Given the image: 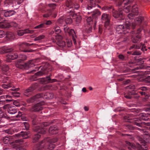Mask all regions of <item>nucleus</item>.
Instances as JSON below:
<instances>
[{
  "label": "nucleus",
  "instance_id": "31",
  "mask_svg": "<svg viewBox=\"0 0 150 150\" xmlns=\"http://www.w3.org/2000/svg\"><path fill=\"white\" fill-rule=\"evenodd\" d=\"M91 13L93 19H96L98 16L101 14L100 12L98 9H95L92 11H91Z\"/></svg>",
  "mask_w": 150,
  "mask_h": 150
},
{
  "label": "nucleus",
  "instance_id": "28",
  "mask_svg": "<svg viewBox=\"0 0 150 150\" xmlns=\"http://www.w3.org/2000/svg\"><path fill=\"white\" fill-rule=\"evenodd\" d=\"M0 98L4 99L2 100L4 104L10 103L13 100L11 96L8 95L2 96H0Z\"/></svg>",
  "mask_w": 150,
  "mask_h": 150
},
{
  "label": "nucleus",
  "instance_id": "3",
  "mask_svg": "<svg viewBox=\"0 0 150 150\" xmlns=\"http://www.w3.org/2000/svg\"><path fill=\"white\" fill-rule=\"evenodd\" d=\"M139 143L135 146V144L127 141L125 142V144L129 150H133L137 148L138 150H146L148 149V146L145 142L142 139H140Z\"/></svg>",
  "mask_w": 150,
  "mask_h": 150
},
{
  "label": "nucleus",
  "instance_id": "40",
  "mask_svg": "<svg viewBox=\"0 0 150 150\" xmlns=\"http://www.w3.org/2000/svg\"><path fill=\"white\" fill-rule=\"evenodd\" d=\"M125 127L126 129H127L130 130H133L134 129H137L139 130H141V129L140 128H138L136 127L133 126H132L129 125H126Z\"/></svg>",
  "mask_w": 150,
  "mask_h": 150
},
{
  "label": "nucleus",
  "instance_id": "17",
  "mask_svg": "<svg viewBox=\"0 0 150 150\" xmlns=\"http://www.w3.org/2000/svg\"><path fill=\"white\" fill-rule=\"evenodd\" d=\"M38 85V84L36 83L32 84L25 90L24 92V95L28 97L32 95L33 91L37 88Z\"/></svg>",
  "mask_w": 150,
  "mask_h": 150
},
{
  "label": "nucleus",
  "instance_id": "6",
  "mask_svg": "<svg viewBox=\"0 0 150 150\" xmlns=\"http://www.w3.org/2000/svg\"><path fill=\"white\" fill-rule=\"evenodd\" d=\"M150 114L148 115L144 113H141L139 115L140 119H139L137 118H134L132 119L130 116V115L127 114L124 117V119L125 121L126 122H132L133 124L134 125H135L134 122V121H135V120L136 119H137L140 120L141 122H142L141 120H143L146 121H150V118H148V116L150 117Z\"/></svg>",
  "mask_w": 150,
  "mask_h": 150
},
{
  "label": "nucleus",
  "instance_id": "14",
  "mask_svg": "<svg viewBox=\"0 0 150 150\" xmlns=\"http://www.w3.org/2000/svg\"><path fill=\"white\" fill-rule=\"evenodd\" d=\"M64 30L66 34H68L69 36L72 37V41L74 44H76V39L77 38V37L74 30L67 26L66 27V25L64 27Z\"/></svg>",
  "mask_w": 150,
  "mask_h": 150
},
{
  "label": "nucleus",
  "instance_id": "58",
  "mask_svg": "<svg viewBox=\"0 0 150 150\" xmlns=\"http://www.w3.org/2000/svg\"><path fill=\"white\" fill-rule=\"evenodd\" d=\"M7 115L3 114L2 111H0V118H5L6 117Z\"/></svg>",
  "mask_w": 150,
  "mask_h": 150
},
{
  "label": "nucleus",
  "instance_id": "44",
  "mask_svg": "<svg viewBox=\"0 0 150 150\" xmlns=\"http://www.w3.org/2000/svg\"><path fill=\"white\" fill-rule=\"evenodd\" d=\"M90 3V6L88 5L87 7V9L88 10L91 9L93 6H94V1L93 0H87Z\"/></svg>",
  "mask_w": 150,
  "mask_h": 150
},
{
  "label": "nucleus",
  "instance_id": "35",
  "mask_svg": "<svg viewBox=\"0 0 150 150\" xmlns=\"http://www.w3.org/2000/svg\"><path fill=\"white\" fill-rule=\"evenodd\" d=\"M54 31L56 34L57 35L56 36V39L57 40L58 38L61 39L62 38V37L61 35H59V34L61 32V30L60 29L59 27L57 26L54 28Z\"/></svg>",
  "mask_w": 150,
  "mask_h": 150
},
{
  "label": "nucleus",
  "instance_id": "48",
  "mask_svg": "<svg viewBox=\"0 0 150 150\" xmlns=\"http://www.w3.org/2000/svg\"><path fill=\"white\" fill-rule=\"evenodd\" d=\"M65 22L67 24H70L72 22V20L71 17H69L65 20Z\"/></svg>",
  "mask_w": 150,
  "mask_h": 150
},
{
  "label": "nucleus",
  "instance_id": "26",
  "mask_svg": "<svg viewBox=\"0 0 150 150\" xmlns=\"http://www.w3.org/2000/svg\"><path fill=\"white\" fill-rule=\"evenodd\" d=\"M43 97L42 95L38 93L27 100V102L29 103H33L38 101L39 99Z\"/></svg>",
  "mask_w": 150,
  "mask_h": 150
},
{
  "label": "nucleus",
  "instance_id": "38",
  "mask_svg": "<svg viewBox=\"0 0 150 150\" xmlns=\"http://www.w3.org/2000/svg\"><path fill=\"white\" fill-rule=\"evenodd\" d=\"M7 38L10 40H12L15 38V35L13 33L11 32H8L6 36Z\"/></svg>",
  "mask_w": 150,
  "mask_h": 150
},
{
  "label": "nucleus",
  "instance_id": "2",
  "mask_svg": "<svg viewBox=\"0 0 150 150\" xmlns=\"http://www.w3.org/2000/svg\"><path fill=\"white\" fill-rule=\"evenodd\" d=\"M27 57L26 55L21 54L18 55L17 58L18 60L17 63L16 64V67L21 69H23L26 67H32L34 66L36 64H35L38 62L39 59H32L28 63H23L21 62L26 60L27 59Z\"/></svg>",
  "mask_w": 150,
  "mask_h": 150
},
{
  "label": "nucleus",
  "instance_id": "20",
  "mask_svg": "<svg viewBox=\"0 0 150 150\" xmlns=\"http://www.w3.org/2000/svg\"><path fill=\"white\" fill-rule=\"evenodd\" d=\"M149 88L145 86H142L139 88L138 93L140 94L141 96H144L147 98L149 96Z\"/></svg>",
  "mask_w": 150,
  "mask_h": 150
},
{
  "label": "nucleus",
  "instance_id": "5",
  "mask_svg": "<svg viewBox=\"0 0 150 150\" xmlns=\"http://www.w3.org/2000/svg\"><path fill=\"white\" fill-rule=\"evenodd\" d=\"M66 5L68 9L67 10L68 15H71L73 17L76 15L75 14L74 8L78 9L79 8V5L76 3L74 0H67Z\"/></svg>",
  "mask_w": 150,
  "mask_h": 150
},
{
  "label": "nucleus",
  "instance_id": "21",
  "mask_svg": "<svg viewBox=\"0 0 150 150\" xmlns=\"http://www.w3.org/2000/svg\"><path fill=\"white\" fill-rule=\"evenodd\" d=\"M144 17L141 16H139L138 17L134 19V23H133L132 26H130L133 29H134L136 25H140L142 23V21L144 20Z\"/></svg>",
  "mask_w": 150,
  "mask_h": 150
},
{
  "label": "nucleus",
  "instance_id": "37",
  "mask_svg": "<svg viewBox=\"0 0 150 150\" xmlns=\"http://www.w3.org/2000/svg\"><path fill=\"white\" fill-rule=\"evenodd\" d=\"M19 88H13L11 89V90L13 91H14V92H12V94L13 96L15 97H18L20 96V93L18 92H16L19 90Z\"/></svg>",
  "mask_w": 150,
  "mask_h": 150
},
{
  "label": "nucleus",
  "instance_id": "45",
  "mask_svg": "<svg viewBox=\"0 0 150 150\" xmlns=\"http://www.w3.org/2000/svg\"><path fill=\"white\" fill-rule=\"evenodd\" d=\"M88 26H85V31L88 33L91 32L92 30V25H88Z\"/></svg>",
  "mask_w": 150,
  "mask_h": 150
},
{
  "label": "nucleus",
  "instance_id": "52",
  "mask_svg": "<svg viewBox=\"0 0 150 150\" xmlns=\"http://www.w3.org/2000/svg\"><path fill=\"white\" fill-rule=\"evenodd\" d=\"M57 22L60 24H62L64 22V18L63 17H61L58 20Z\"/></svg>",
  "mask_w": 150,
  "mask_h": 150
},
{
  "label": "nucleus",
  "instance_id": "54",
  "mask_svg": "<svg viewBox=\"0 0 150 150\" xmlns=\"http://www.w3.org/2000/svg\"><path fill=\"white\" fill-rule=\"evenodd\" d=\"M13 148L16 150H26L25 149H23L22 147L20 146H15Z\"/></svg>",
  "mask_w": 150,
  "mask_h": 150
},
{
  "label": "nucleus",
  "instance_id": "39",
  "mask_svg": "<svg viewBox=\"0 0 150 150\" xmlns=\"http://www.w3.org/2000/svg\"><path fill=\"white\" fill-rule=\"evenodd\" d=\"M137 46H138L139 48L137 49H141L142 51H146L147 49L146 48V47L145 46V44H143L142 43H140L139 44H137Z\"/></svg>",
  "mask_w": 150,
  "mask_h": 150
},
{
  "label": "nucleus",
  "instance_id": "63",
  "mask_svg": "<svg viewBox=\"0 0 150 150\" xmlns=\"http://www.w3.org/2000/svg\"><path fill=\"white\" fill-rule=\"evenodd\" d=\"M118 57L119 59L122 60H124L125 59V56H124V55L122 54H119L118 55Z\"/></svg>",
  "mask_w": 150,
  "mask_h": 150
},
{
  "label": "nucleus",
  "instance_id": "56",
  "mask_svg": "<svg viewBox=\"0 0 150 150\" xmlns=\"http://www.w3.org/2000/svg\"><path fill=\"white\" fill-rule=\"evenodd\" d=\"M10 25L11 26L13 27L16 28H17L18 26V24L14 22H13L11 23Z\"/></svg>",
  "mask_w": 150,
  "mask_h": 150
},
{
  "label": "nucleus",
  "instance_id": "11",
  "mask_svg": "<svg viewBox=\"0 0 150 150\" xmlns=\"http://www.w3.org/2000/svg\"><path fill=\"white\" fill-rule=\"evenodd\" d=\"M52 123L53 122L52 121H48L42 123L40 125V126H37L34 128V130L38 133L44 134L46 132L45 127Z\"/></svg>",
  "mask_w": 150,
  "mask_h": 150
},
{
  "label": "nucleus",
  "instance_id": "47",
  "mask_svg": "<svg viewBox=\"0 0 150 150\" xmlns=\"http://www.w3.org/2000/svg\"><path fill=\"white\" fill-rule=\"evenodd\" d=\"M142 54V52L140 50H136L132 52V54L133 55H139Z\"/></svg>",
  "mask_w": 150,
  "mask_h": 150
},
{
  "label": "nucleus",
  "instance_id": "36",
  "mask_svg": "<svg viewBox=\"0 0 150 150\" xmlns=\"http://www.w3.org/2000/svg\"><path fill=\"white\" fill-rule=\"evenodd\" d=\"M30 117L31 119L32 122L34 124H35L38 120L37 115L33 113L30 115Z\"/></svg>",
  "mask_w": 150,
  "mask_h": 150
},
{
  "label": "nucleus",
  "instance_id": "55",
  "mask_svg": "<svg viewBox=\"0 0 150 150\" xmlns=\"http://www.w3.org/2000/svg\"><path fill=\"white\" fill-rule=\"evenodd\" d=\"M24 125L25 129L28 130L29 128L30 125L29 123L28 122H24Z\"/></svg>",
  "mask_w": 150,
  "mask_h": 150
},
{
  "label": "nucleus",
  "instance_id": "41",
  "mask_svg": "<svg viewBox=\"0 0 150 150\" xmlns=\"http://www.w3.org/2000/svg\"><path fill=\"white\" fill-rule=\"evenodd\" d=\"M57 44L59 46L61 47H63L66 45L65 42L61 40H57Z\"/></svg>",
  "mask_w": 150,
  "mask_h": 150
},
{
  "label": "nucleus",
  "instance_id": "50",
  "mask_svg": "<svg viewBox=\"0 0 150 150\" xmlns=\"http://www.w3.org/2000/svg\"><path fill=\"white\" fill-rule=\"evenodd\" d=\"M45 37V36L43 35H40L38 37H36L35 38V41L43 39Z\"/></svg>",
  "mask_w": 150,
  "mask_h": 150
},
{
  "label": "nucleus",
  "instance_id": "24",
  "mask_svg": "<svg viewBox=\"0 0 150 150\" xmlns=\"http://www.w3.org/2000/svg\"><path fill=\"white\" fill-rule=\"evenodd\" d=\"M142 31V29L141 28L138 29L137 31V33L134 35L132 36V40L133 43H137L139 41L141 38V36L139 33Z\"/></svg>",
  "mask_w": 150,
  "mask_h": 150
},
{
  "label": "nucleus",
  "instance_id": "8",
  "mask_svg": "<svg viewBox=\"0 0 150 150\" xmlns=\"http://www.w3.org/2000/svg\"><path fill=\"white\" fill-rule=\"evenodd\" d=\"M110 16L106 13H103L101 17V21L104 23V30L105 32L109 30L110 28Z\"/></svg>",
  "mask_w": 150,
  "mask_h": 150
},
{
  "label": "nucleus",
  "instance_id": "64",
  "mask_svg": "<svg viewBox=\"0 0 150 150\" xmlns=\"http://www.w3.org/2000/svg\"><path fill=\"white\" fill-rule=\"evenodd\" d=\"M52 87V86L51 85H47L45 86V88L46 89H51Z\"/></svg>",
  "mask_w": 150,
  "mask_h": 150
},
{
  "label": "nucleus",
  "instance_id": "57",
  "mask_svg": "<svg viewBox=\"0 0 150 150\" xmlns=\"http://www.w3.org/2000/svg\"><path fill=\"white\" fill-rule=\"evenodd\" d=\"M5 35V32L3 30H0V38L4 37Z\"/></svg>",
  "mask_w": 150,
  "mask_h": 150
},
{
  "label": "nucleus",
  "instance_id": "16",
  "mask_svg": "<svg viewBox=\"0 0 150 150\" xmlns=\"http://www.w3.org/2000/svg\"><path fill=\"white\" fill-rule=\"evenodd\" d=\"M131 23L128 21L126 22L123 25H118L116 28L117 31L122 30V31H127V32H129V30L130 28Z\"/></svg>",
  "mask_w": 150,
  "mask_h": 150
},
{
  "label": "nucleus",
  "instance_id": "29",
  "mask_svg": "<svg viewBox=\"0 0 150 150\" xmlns=\"http://www.w3.org/2000/svg\"><path fill=\"white\" fill-rule=\"evenodd\" d=\"M33 30H30L29 29H26L24 30H20L17 31V34L18 35L21 36L25 34L33 33Z\"/></svg>",
  "mask_w": 150,
  "mask_h": 150
},
{
  "label": "nucleus",
  "instance_id": "53",
  "mask_svg": "<svg viewBox=\"0 0 150 150\" xmlns=\"http://www.w3.org/2000/svg\"><path fill=\"white\" fill-rule=\"evenodd\" d=\"M23 0H13V2L15 3V6L17 3L18 5H19L22 3Z\"/></svg>",
  "mask_w": 150,
  "mask_h": 150
},
{
  "label": "nucleus",
  "instance_id": "18",
  "mask_svg": "<svg viewBox=\"0 0 150 150\" xmlns=\"http://www.w3.org/2000/svg\"><path fill=\"white\" fill-rule=\"evenodd\" d=\"M4 108L7 110V112L11 115H14L17 113L18 110L14 106L6 104L4 106Z\"/></svg>",
  "mask_w": 150,
  "mask_h": 150
},
{
  "label": "nucleus",
  "instance_id": "43",
  "mask_svg": "<svg viewBox=\"0 0 150 150\" xmlns=\"http://www.w3.org/2000/svg\"><path fill=\"white\" fill-rule=\"evenodd\" d=\"M40 135L38 134H35L33 136V142H36L40 138Z\"/></svg>",
  "mask_w": 150,
  "mask_h": 150
},
{
  "label": "nucleus",
  "instance_id": "49",
  "mask_svg": "<svg viewBox=\"0 0 150 150\" xmlns=\"http://www.w3.org/2000/svg\"><path fill=\"white\" fill-rule=\"evenodd\" d=\"M145 83L147 84L148 85H150V76L146 77L144 80Z\"/></svg>",
  "mask_w": 150,
  "mask_h": 150
},
{
  "label": "nucleus",
  "instance_id": "32",
  "mask_svg": "<svg viewBox=\"0 0 150 150\" xmlns=\"http://www.w3.org/2000/svg\"><path fill=\"white\" fill-rule=\"evenodd\" d=\"M50 76H47L45 77L41 78L39 79L40 82L42 84L50 83Z\"/></svg>",
  "mask_w": 150,
  "mask_h": 150
},
{
  "label": "nucleus",
  "instance_id": "25",
  "mask_svg": "<svg viewBox=\"0 0 150 150\" xmlns=\"http://www.w3.org/2000/svg\"><path fill=\"white\" fill-rule=\"evenodd\" d=\"M39 10L42 12H45V13L43 15V16L44 18H48L50 17L52 14V11L50 10H48L46 11L45 7L41 5L39 8Z\"/></svg>",
  "mask_w": 150,
  "mask_h": 150
},
{
  "label": "nucleus",
  "instance_id": "9",
  "mask_svg": "<svg viewBox=\"0 0 150 150\" xmlns=\"http://www.w3.org/2000/svg\"><path fill=\"white\" fill-rule=\"evenodd\" d=\"M4 51V53H7L6 56L8 61L10 62L11 60L15 59L18 57V54L12 48H5Z\"/></svg>",
  "mask_w": 150,
  "mask_h": 150
},
{
  "label": "nucleus",
  "instance_id": "10",
  "mask_svg": "<svg viewBox=\"0 0 150 150\" xmlns=\"http://www.w3.org/2000/svg\"><path fill=\"white\" fill-rule=\"evenodd\" d=\"M11 78L8 76H4L1 77V83H4L1 85V87L5 89H8L12 87L13 85Z\"/></svg>",
  "mask_w": 150,
  "mask_h": 150
},
{
  "label": "nucleus",
  "instance_id": "7",
  "mask_svg": "<svg viewBox=\"0 0 150 150\" xmlns=\"http://www.w3.org/2000/svg\"><path fill=\"white\" fill-rule=\"evenodd\" d=\"M136 61L141 63V65H138L137 67L134 69V71L141 69H146V71H142L144 75L149 74H150V66L144 65L143 64L144 61L142 58H136L135 59Z\"/></svg>",
  "mask_w": 150,
  "mask_h": 150
},
{
  "label": "nucleus",
  "instance_id": "1",
  "mask_svg": "<svg viewBox=\"0 0 150 150\" xmlns=\"http://www.w3.org/2000/svg\"><path fill=\"white\" fill-rule=\"evenodd\" d=\"M57 141V139L56 138H46L35 145L34 150H52L56 146L55 145L53 144Z\"/></svg>",
  "mask_w": 150,
  "mask_h": 150
},
{
  "label": "nucleus",
  "instance_id": "46",
  "mask_svg": "<svg viewBox=\"0 0 150 150\" xmlns=\"http://www.w3.org/2000/svg\"><path fill=\"white\" fill-rule=\"evenodd\" d=\"M93 20L92 18L91 17H88L86 19V21L88 25L92 24L93 21Z\"/></svg>",
  "mask_w": 150,
  "mask_h": 150
},
{
  "label": "nucleus",
  "instance_id": "59",
  "mask_svg": "<svg viewBox=\"0 0 150 150\" xmlns=\"http://www.w3.org/2000/svg\"><path fill=\"white\" fill-rule=\"evenodd\" d=\"M103 31V27L102 25H99L98 28V32L101 34Z\"/></svg>",
  "mask_w": 150,
  "mask_h": 150
},
{
  "label": "nucleus",
  "instance_id": "19",
  "mask_svg": "<svg viewBox=\"0 0 150 150\" xmlns=\"http://www.w3.org/2000/svg\"><path fill=\"white\" fill-rule=\"evenodd\" d=\"M44 104V102H41L32 106L29 109L30 111L32 112H39L43 109L42 105Z\"/></svg>",
  "mask_w": 150,
  "mask_h": 150
},
{
  "label": "nucleus",
  "instance_id": "61",
  "mask_svg": "<svg viewBox=\"0 0 150 150\" xmlns=\"http://www.w3.org/2000/svg\"><path fill=\"white\" fill-rule=\"evenodd\" d=\"M52 23V22L51 21L48 20L46 21L45 22H44V23L45 24V26L46 25H49L51 24Z\"/></svg>",
  "mask_w": 150,
  "mask_h": 150
},
{
  "label": "nucleus",
  "instance_id": "15",
  "mask_svg": "<svg viewBox=\"0 0 150 150\" xmlns=\"http://www.w3.org/2000/svg\"><path fill=\"white\" fill-rule=\"evenodd\" d=\"M34 44H29L25 42H23L19 44V49L20 50L24 52H32L34 50H28V47L30 46L35 45Z\"/></svg>",
  "mask_w": 150,
  "mask_h": 150
},
{
  "label": "nucleus",
  "instance_id": "42",
  "mask_svg": "<svg viewBox=\"0 0 150 150\" xmlns=\"http://www.w3.org/2000/svg\"><path fill=\"white\" fill-rule=\"evenodd\" d=\"M76 15L75 16H74L73 17L71 15H69L70 16H72L73 18H75L76 19L75 21L76 22V23L78 24L80 23L81 20V18L80 16H77V15L75 13Z\"/></svg>",
  "mask_w": 150,
  "mask_h": 150
},
{
  "label": "nucleus",
  "instance_id": "12",
  "mask_svg": "<svg viewBox=\"0 0 150 150\" xmlns=\"http://www.w3.org/2000/svg\"><path fill=\"white\" fill-rule=\"evenodd\" d=\"M16 12L13 10H3L0 9V15L5 17H9L15 14ZM5 21L4 19L0 16V23H3Z\"/></svg>",
  "mask_w": 150,
  "mask_h": 150
},
{
  "label": "nucleus",
  "instance_id": "30",
  "mask_svg": "<svg viewBox=\"0 0 150 150\" xmlns=\"http://www.w3.org/2000/svg\"><path fill=\"white\" fill-rule=\"evenodd\" d=\"M30 133L29 131H22L20 133L15 134L16 137H22L23 139H26L29 137L28 135Z\"/></svg>",
  "mask_w": 150,
  "mask_h": 150
},
{
  "label": "nucleus",
  "instance_id": "33",
  "mask_svg": "<svg viewBox=\"0 0 150 150\" xmlns=\"http://www.w3.org/2000/svg\"><path fill=\"white\" fill-rule=\"evenodd\" d=\"M58 129L56 126H51L49 129V133L52 134H54L58 132Z\"/></svg>",
  "mask_w": 150,
  "mask_h": 150
},
{
  "label": "nucleus",
  "instance_id": "60",
  "mask_svg": "<svg viewBox=\"0 0 150 150\" xmlns=\"http://www.w3.org/2000/svg\"><path fill=\"white\" fill-rule=\"evenodd\" d=\"M9 138L7 137H5L3 139V141L5 143H6L9 141Z\"/></svg>",
  "mask_w": 150,
  "mask_h": 150
},
{
  "label": "nucleus",
  "instance_id": "34",
  "mask_svg": "<svg viewBox=\"0 0 150 150\" xmlns=\"http://www.w3.org/2000/svg\"><path fill=\"white\" fill-rule=\"evenodd\" d=\"M0 68L3 74H6V73L7 72L9 69L8 66L6 64H2L0 65Z\"/></svg>",
  "mask_w": 150,
  "mask_h": 150
},
{
  "label": "nucleus",
  "instance_id": "62",
  "mask_svg": "<svg viewBox=\"0 0 150 150\" xmlns=\"http://www.w3.org/2000/svg\"><path fill=\"white\" fill-rule=\"evenodd\" d=\"M48 5L50 7L52 8V9L55 8V7L56 6V4H50Z\"/></svg>",
  "mask_w": 150,
  "mask_h": 150
},
{
  "label": "nucleus",
  "instance_id": "13",
  "mask_svg": "<svg viewBox=\"0 0 150 150\" xmlns=\"http://www.w3.org/2000/svg\"><path fill=\"white\" fill-rule=\"evenodd\" d=\"M107 9H112V13L113 16L116 18H117L119 21H122L124 20L125 18L124 15L123 14L122 10H120L118 11L115 10L112 8V6L107 7Z\"/></svg>",
  "mask_w": 150,
  "mask_h": 150
},
{
  "label": "nucleus",
  "instance_id": "27",
  "mask_svg": "<svg viewBox=\"0 0 150 150\" xmlns=\"http://www.w3.org/2000/svg\"><path fill=\"white\" fill-rule=\"evenodd\" d=\"M15 6V3L13 0H5L4 1V6L6 8H11Z\"/></svg>",
  "mask_w": 150,
  "mask_h": 150
},
{
  "label": "nucleus",
  "instance_id": "4",
  "mask_svg": "<svg viewBox=\"0 0 150 150\" xmlns=\"http://www.w3.org/2000/svg\"><path fill=\"white\" fill-rule=\"evenodd\" d=\"M52 70L51 66L47 63H45L44 66L41 68V70L35 73L34 75L32 76L30 78L31 81H36L38 76H41L44 74H47Z\"/></svg>",
  "mask_w": 150,
  "mask_h": 150
},
{
  "label": "nucleus",
  "instance_id": "22",
  "mask_svg": "<svg viewBox=\"0 0 150 150\" xmlns=\"http://www.w3.org/2000/svg\"><path fill=\"white\" fill-rule=\"evenodd\" d=\"M124 97L127 99H131L134 98L135 99H139V96L136 92L134 91H129V92L124 94Z\"/></svg>",
  "mask_w": 150,
  "mask_h": 150
},
{
  "label": "nucleus",
  "instance_id": "23",
  "mask_svg": "<svg viewBox=\"0 0 150 150\" xmlns=\"http://www.w3.org/2000/svg\"><path fill=\"white\" fill-rule=\"evenodd\" d=\"M134 123L135 125L140 127H142L143 125H145L148 126V129L150 131V121L147 122H141L140 120L136 119Z\"/></svg>",
  "mask_w": 150,
  "mask_h": 150
},
{
  "label": "nucleus",
  "instance_id": "51",
  "mask_svg": "<svg viewBox=\"0 0 150 150\" xmlns=\"http://www.w3.org/2000/svg\"><path fill=\"white\" fill-rule=\"evenodd\" d=\"M45 27V24L44 23H41L35 27V29L41 28Z\"/></svg>",
  "mask_w": 150,
  "mask_h": 150
}]
</instances>
